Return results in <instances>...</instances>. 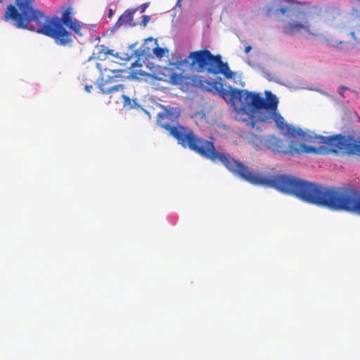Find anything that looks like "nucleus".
<instances>
[{"instance_id": "nucleus-1", "label": "nucleus", "mask_w": 360, "mask_h": 360, "mask_svg": "<svg viewBox=\"0 0 360 360\" xmlns=\"http://www.w3.org/2000/svg\"><path fill=\"white\" fill-rule=\"evenodd\" d=\"M230 89V91L225 89L222 85L217 94L231 103L238 113L252 117L256 112H259L258 121L268 124L274 122L276 127L286 137L288 145L274 135L255 136L262 146L274 153L294 155L302 153L325 155L331 152L355 154L360 152V145L353 136L337 134L324 137L309 134L286 123L281 115L277 112L278 99L271 91H266V98H264L258 93Z\"/></svg>"}, {"instance_id": "nucleus-2", "label": "nucleus", "mask_w": 360, "mask_h": 360, "mask_svg": "<svg viewBox=\"0 0 360 360\" xmlns=\"http://www.w3.org/2000/svg\"><path fill=\"white\" fill-rule=\"evenodd\" d=\"M160 108L162 111L156 117L158 125L169 131L182 147L188 148L213 162H221L230 172L253 185L273 188L308 202V181L285 174L262 175L255 173L230 154L217 150L212 141L197 136L188 127L179 125L181 110L179 107L160 105Z\"/></svg>"}, {"instance_id": "nucleus-3", "label": "nucleus", "mask_w": 360, "mask_h": 360, "mask_svg": "<svg viewBox=\"0 0 360 360\" xmlns=\"http://www.w3.org/2000/svg\"><path fill=\"white\" fill-rule=\"evenodd\" d=\"M35 0H14L7 6L4 20L18 29L29 30L47 37L59 38L68 34L57 20L49 22L34 6Z\"/></svg>"}, {"instance_id": "nucleus-4", "label": "nucleus", "mask_w": 360, "mask_h": 360, "mask_svg": "<svg viewBox=\"0 0 360 360\" xmlns=\"http://www.w3.org/2000/svg\"><path fill=\"white\" fill-rule=\"evenodd\" d=\"M176 65L180 70L190 69L198 72L206 70L213 75L221 73L227 79H231L234 75L230 70L228 63L222 61L221 55L214 56L208 49L192 51L186 58L178 57Z\"/></svg>"}, {"instance_id": "nucleus-5", "label": "nucleus", "mask_w": 360, "mask_h": 360, "mask_svg": "<svg viewBox=\"0 0 360 360\" xmlns=\"http://www.w3.org/2000/svg\"><path fill=\"white\" fill-rule=\"evenodd\" d=\"M75 12L73 8L70 6L62 13L60 19L57 17L50 18L44 15V18H46L49 22L54 21L55 20H57L61 27L65 30V31L68 34V35L66 37H59V38L56 39L51 37L55 40V42L57 44L61 46H68L70 45L72 42L73 35L63 27L64 25L72 30L77 34L79 36L82 35L81 32L82 26L80 22L72 19V15Z\"/></svg>"}, {"instance_id": "nucleus-6", "label": "nucleus", "mask_w": 360, "mask_h": 360, "mask_svg": "<svg viewBox=\"0 0 360 360\" xmlns=\"http://www.w3.org/2000/svg\"><path fill=\"white\" fill-rule=\"evenodd\" d=\"M112 60H105L96 63V68L101 74L102 82L99 84V89L104 94H112L119 90L124 89V84L111 85L115 78L120 77L119 73L122 72V70L108 66V64L112 65Z\"/></svg>"}, {"instance_id": "nucleus-7", "label": "nucleus", "mask_w": 360, "mask_h": 360, "mask_svg": "<svg viewBox=\"0 0 360 360\" xmlns=\"http://www.w3.org/2000/svg\"><path fill=\"white\" fill-rule=\"evenodd\" d=\"M311 15L304 11H297L295 19L282 27V32L285 35H294L302 32H311L310 17Z\"/></svg>"}, {"instance_id": "nucleus-8", "label": "nucleus", "mask_w": 360, "mask_h": 360, "mask_svg": "<svg viewBox=\"0 0 360 360\" xmlns=\"http://www.w3.org/2000/svg\"><path fill=\"white\" fill-rule=\"evenodd\" d=\"M180 79L181 80H186V84L188 85L191 84L193 86H198L205 91L213 93L214 94H217L223 84L219 81H208L202 77H198L196 75L186 78L184 77H181Z\"/></svg>"}, {"instance_id": "nucleus-9", "label": "nucleus", "mask_w": 360, "mask_h": 360, "mask_svg": "<svg viewBox=\"0 0 360 360\" xmlns=\"http://www.w3.org/2000/svg\"><path fill=\"white\" fill-rule=\"evenodd\" d=\"M135 11L127 10L118 18L115 26L121 27L122 25H129L134 27L136 23L134 22L133 15Z\"/></svg>"}, {"instance_id": "nucleus-10", "label": "nucleus", "mask_w": 360, "mask_h": 360, "mask_svg": "<svg viewBox=\"0 0 360 360\" xmlns=\"http://www.w3.org/2000/svg\"><path fill=\"white\" fill-rule=\"evenodd\" d=\"M97 49L98 52L96 53H94V55L96 56L101 62L106 60V56L108 55L115 56L114 50L109 49L104 45L98 46Z\"/></svg>"}, {"instance_id": "nucleus-11", "label": "nucleus", "mask_w": 360, "mask_h": 360, "mask_svg": "<svg viewBox=\"0 0 360 360\" xmlns=\"http://www.w3.org/2000/svg\"><path fill=\"white\" fill-rule=\"evenodd\" d=\"M153 54L158 58L161 59L166 56V53H168V50L167 49H163L159 46L155 47L153 50Z\"/></svg>"}, {"instance_id": "nucleus-12", "label": "nucleus", "mask_w": 360, "mask_h": 360, "mask_svg": "<svg viewBox=\"0 0 360 360\" xmlns=\"http://www.w3.org/2000/svg\"><path fill=\"white\" fill-rule=\"evenodd\" d=\"M118 91L121 92V96L124 99V107L127 108L128 109H131L133 108V105H132V103H131V98L129 96H127L124 94V89L119 90Z\"/></svg>"}, {"instance_id": "nucleus-13", "label": "nucleus", "mask_w": 360, "mask_h": 360, "mask_svg": "<svg viewBox=\"0 0 360 360\" xmlns=\"http://www.w3.org/2000/svg\"><path fill=\"white\" fill-rule=\"evenodd\" d=\"M350 34L354 40H356L357 42H360V25L356 30L352 32Z\"/></svg>"}, {"instance_id": "nucleus-14", "label": "nucleus", "mask_w": 360, "mask_h": 360, "mask_svg": "<svg viewBox=\"0 0 360 360\" xmlns=\"http://www.w3.org/2000/svg\"><path fill=\"white\" fill-rule=\"evenodd\" d=\"M149 20H150V17L148 15H144L142 16V20H141V25H142L143 27H145L148 23Z\"/></svg>"}, {"instance_id": "nucleus-15", "label": "nucleus", "mask_w": 360, "mask_h": 360, "mask_svg": "<svg viewBox=\"0 0 360 360\" xmlns=\"http://www.w3.org/2000/svg\"><path fill=\"white\" fill-rule=\"evenodd\" d=\"M348 88L345 86H340L339 88H338V93L340 95H341L342 97H345L344 96V92L345 91L347 90Z\"/></svg>"}, {"instance_id": "nucleus-16", "label": "nucleus", "mask_w": 360, "mask_h": 360, "mask_svg": "<svg viewBox=\"0 0 360 360\" xmlns=\"http://www.w3.org/2000/svg\"><path fill=\"white\" fill-rule=\"evenodd\" d=\"M288 11V8L286 6H282L279 9L277 10L278 13H280L281 14H285Z\"/></svg>"}, {"instance_id": "nucleus-17", "label": "nucleus", "mask_w": 360, "mask_h": 360, "mask_svg": "<svg viewBox=\"0 0 360 360\" xmlns=\"http://www.w3.org/2000/svg\"><path fill=\"white\" fill-rule=\"evenodd\" d=\"M148 4H143L140 6V11L141 13H143L146 8L148 7Z\"/></svg>"}, {"instance_id": "nucleus-18", "label": "nucleus", "mask_w": 360, "mask_h": 360, "mask_svg": "<svg viewBox=\"0 0 360 360\" xmlns=\"http://www.w3.org/2000/svg\"><path fill=\"white\" fill-rule=\"evenodd\" d=\"M251 49H252V46H250V45H248V46H246L245 47V50H244V51H245V53L246 54H248V53L251 51Z\"/></svg>"}, {"instance_id": "nucleus-19", "label": "nucleus", "mask_w": 360, "mask_h": 360, "mask_svg": "<svg viewBox=\"0 0 360 360\" xmlns=\"http://www.w3.org/2000/svg\"><path fill=\"white\" fill-rule=\"evenodd\" d=\"M92 89V86H85V90L87 91V92H90L91 91V89Z\"/></svg>"}, {"instance_id": "nucleus-20", "label": "nucleus", "mask_w": 360, "mask_h": 360, "mask_svg": "<svg viewBox=\"0 0 360 360\" xmlns=\"http://www.w3.org/2000/svg\"><path fill=\"white\" fill-rule=\"evenodd\" d=\"M113 14H114V11H112V9H110L109 12H108V17L111 18Z\"/></svg>"}, {"instance_id": "nucleus-21", "label": "nucleus", "mask_w": 360, "mask_h": 360, "mask_svg": "<svg viewBox=\"0 0 360 360\" xmlns=\"http://www.w3.org/2000/svg\"><path fill=\"white\" fill-rule=\"evenodd\" d=\"M250 124H251V125H252V127H253V128H254V127H255V121H251V122H250Z\"/></svg>"}, {"instance_id": "nucleus-22", "label": "nucleus", "mask_w": 360, "mask_h": 360, "mask_svg": "<svg viewBox=\"0 0 360 360\" xmlns=\"http://www.w3.org/2000/svg\"><path fill=\"white\" fill-rule=\"evenodd\" d=\"M181 0H178L177 3H176V6H181Z\"/></svg>"}, {"instance_id": "nucleus-23", "label": "nucleus", "mask_w": 360, "mask_h": 360, "mask_svg": "<svg viewBox=\"0 0 360 360\" xmlns=\"http://www.w3.org/2000/svg\"><path fill=\"white\" fill-rule=\"evenodd\" d=\"M256 148H261L262 147H261V146H258V145H256Z\"/></svg>"}]
</instances>
